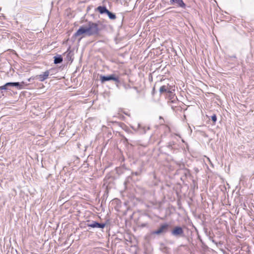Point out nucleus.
Segmentation results:
<instances>
[{
    "label": "nucleus",
    "mask_w": 254,
    "mask_h": 254,
    "mask_svg": "<svg viewBox=\"0 0 254 254\" xmlns=\"http://www.w3.org/2000/svg\"><path fill=\"white\" fill-rule=\"evenodd\" d=\"M211 119L214 123H215L217 120V117L215 115H213L211 116Z\"/></svg>",
    "instance_id": "14"
},
{
    "label": "nucleus",
    "mask_w": 254,
    "mask_h": 254,
    "mask_svg": "<svg viewBox=\"0 0 254 254\" xmlns=\"http://www.w3.org/2000/svg\"><path fill=\"white\" fill-rule=\"evenodd\" d=\"M143 132L145 133L146 132V130L145 129V128L143 127Z\"/></svg>",
    "instance_id": "16"
},
{
    "label": "nucleus",
    "mask_w": 254,
    "mask_h": 254,
    "mask_svg": "<svg viewBox=\"0 0 254 254\" xmlns=\"http://www.w3.org/2000/svg\"><path fill=\"white\" fill-rule=\"evenodd\" d=\"M88 227L92 228H104L105 227V223H99L97 222H93V223L88 224Z\"/></svg>",
    "instance_id": "8"
},
{
    "label": "nucleus",
    "mask_w": 254,
    "mask_h": 254,
    "mask_svg": "<svg viewBox=\"0 0 254 254\" xmlns=\"http://www.w3.org/2000/svg\"><path fill=\"white\" fill-rule=\"evenodd\" d=\"M175 90V86L170 85L168 84L161 86L159 89V91L161 93H163L164 92L172 93Z\"/></svg>",
    "instance_id": "2"
},
{
    "label": "nucleus",
    "mask_w": 254,
    "mask_h": 254,
    "mask_svg": "<svg viewBox=\"0 0 254 254\" xmlns=\"http://www.w3.org/2000/svg\"><path fill=\"white\" fill-rule=\"evenodd\" d=\"M169 225L167 224H164L162 225L157 230L154 231L152 232L153 234L160 235L162 233L166 232Z\"/></svg>",
    "instance_id": "4"
},
{
    "label": "nucleus",
    "mask_w": 254,
    "mask_h": 254,
    "mask_svg": "<svg viewBox=\"0 0 254 254\" xmlns=\"http://www.w3.org/2000/svg\"><path fill=\"white\" fill-rule=\"evenodd\" d=\"M8 85H6V83L3 86H0V90H8L9 89Z\"/></svg>",
    "instance_id": "13"
},
{
    "label": "nucleus",
    "mask_w": 254,
    "mask_h": 254,
    "mask_svg": "<svg viewBox=\"0 0 254 254\" xmlns=\"http://www.w3.org/2000/svg\"><path fill=\"white\" fill-rule=\"evenodd\" d=\"M138 127H140V125H138Z\"/></svg>",
    "instance_id": "18"
},
{
    "label": "nucleus",
    "mask_w": 254,
    "mask_h": 254,
    "mask_svg": "<svg viewBox=\"0 0 254 254\" xmlns=\"http://www.w3.org/2000/svg\"><path fill=\"white\" fill-rule=\"evenodd\" d=\"M24 84V82H22L21 83L19 82H13V86L16 87L18 89H21L23 88V84Z\"/></svg>",
    "instance_id": "10"
},
{
    "label": "nucleus",
    "mask_w": 254,
    "mask_h": 254,
    "mask_svg": "<svg viewBox=\"0 0 254 254\" xmlns=\"http://www.w3.org/2000/svg\"><path fill=\"white\" fill-rule=\"evenodd\" d=\"M171 4L175 5L178 7L183 8H186V4L184 2L183 0H170Z\"/></svg>",
    "instance_id": "6"
},
{
    "label": "nucleus",
    "mask_w": 254,
    "mask_h": 254,
    "mask_svg": "<svg viewBox=\"0 0 254 254\" xmlns=\"http://www.w3.org/2000/svg\"><path fill=\"white\" fill-rule=\"evenodd\" d=\"M97 10L101 13H106L108 12V10L105 6H99L97 8Z\"/></svg>",
    "instance_id": "9"
},
{
    "label": "nucleus",
    "mask_w": 254,
    "mask_h": 254,
    "mask_svg": "<svg viewBox=\"0 0 254 254\" xmlns=\"http://www.w3.org/2000/svg\"><path fill=\"white\" fill-rule=\"evenodd\" d=\"M63 61V58L61 56L55 57L54 63L55 64H60Z\"/></svg>",
    "instance_id": "11"
},
{
    "label": "nucleus",
    "mask_w": 254,
    "mask_h": 254,
    "mask_svg": "<svg viewBox=\"0 0 254 254\" xmlns=\"http://www.w3.org/2000/svg\"><path fill=\"white\" fill-rule=\"evenodd\" d=\"M107 14L111 19H115L116 18V15L108 10Z\"/></svg>",
    "instance_id": "12"
},
{
    "label": "nucleus",
    "mask_w": 254,
    "mask_h": 254,
    "mask_svg": "<svg viewBox=\"0 0 254 254\" xmlns=\"http://www.w3.org/2000/svg\"><path fill=\"white\" fill-rule=\"evenodd\" d=\"M50 74V72L49 70H47L43 72V73L39 74L37 76L38 79L40 81H43L47 78H48L49 75Z\"/></svg>",
    "instance_id": "7"
},
{
    "label": "nucleus",
    "mask_w": 254,
    "mask_h": 254,
    "mask_svg": "<svg viewBox=\"0 0 254 254\" xmlns=\"http://www.w3.org/2000/svg\"><path fill=\"white\" fill-rule=\"evenodd\" d=\"M232 58H236L235 56H232Z\"/></svg>",
    "instance_id": "17"
},
{
    "label": "nucleus",
    "mask_w": 254,
    "mask_h": 254,
    "mask_svg": "<svg viewBox=\"0 0 254 254\" xmlns=\"http://www.w3.org/2000/svg\"><path fill=\"white\" fill-rule=\"evenodd\" d=\"M172 234L176 237L181 236L184 234V231L181 227H176L172 231Z\"/></svg>",
    "instance_id": "5"
},
{
    "label": "nucleus",
    "mask_w": 254,
    "mask_h": 254,
    "mask_svg": "<svg viewBox=\"0 0 254 254\" xmlns=\"http://www.w3.org/2000/svg\"><path fill=\"white\" fill-rule=\"evenodd\" d=\"M99 28L97 23L89 22L87 25L80 27L78 30L74 33V37H80V40L85 35L88 36L97 35L99 34Z\"/></svg>",
    "instance_id": "1"
},
{
    "label": "nucleus",
    "mask_w": 254,
    "mask_h": 254,
    "mask_svg": "<svg viewBox=\"0 0 254 254\" xmlns=\"http://www.w3.org/2000/svg\"><path fill=\"white\" fill-rule=\"evenodd\" d=\"M13 82H7L6 83V85H8V86L9 87H13Z\"/></svg>",
    "instance_id": "15"
},
{
    "label": "nucleus",
    "mask_w": 254,
    "mask_h": 254,
    "mask_svg": "<svg viewBox=\"0 0 254 254\" xmlns=\"http://www.w3.org/2000/svg\"><path fill=\"white\" fill-rule=\"evenodd\" d=\"M100 80L102 83L111 80H113L117 83L120 82L119 77L116 76L115 74H111L108 76H101Z\"/></svg>",
    "instance_id": "3"
}]
</instances>
